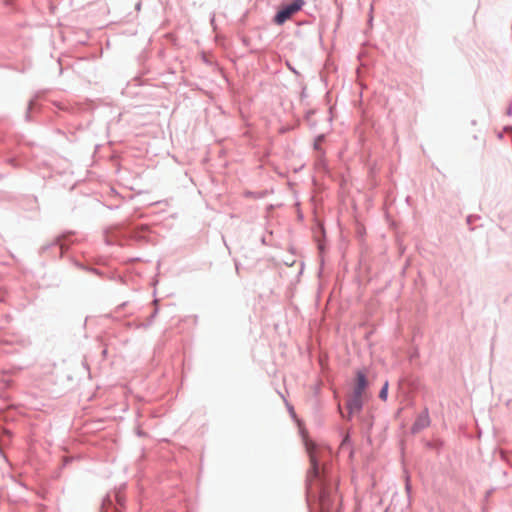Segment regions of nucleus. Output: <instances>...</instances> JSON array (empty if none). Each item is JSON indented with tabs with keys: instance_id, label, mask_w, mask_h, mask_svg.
Instances as JSON below:
<instances>
[{
	"instance_id": "5",
	"label": "nucleus",
	"mask_w": 512,
	"mask_h": 512,
	"mask_svg": "<svg viewBox=\"0 0 512 512\" xmlns=\"http://www.w3.org/2000/svg\"><path fill=\"white\" fill-rule=\"evenodd\" d=\"M387 395H388V382H385L384 386L382 387V389L379 393V397H380V399L385 401L387 399Z\"/></svg>"
},
{
	"instance_id": "4",
	"label": "nucleus",
	"mask_w": 512,
	"mask_h": 512,
	"mask_svg": "<svg viewBox=\"0 0 512 512\" xmlns=\"http://www.w3.org/2000/svg\"><path fill=\"white\" fill-rule=\"evenodd\" d=\"M310 461H311V465H312L311 474H313V476L316 477L319 472H318V465H317L315 456L313 454L310 455Z\"/></svg>"
},
{
	"instance_id": "3",
	"label": "nucleus",
	"mask_w": 512,
	"mask_h": 512,
	"mask_svg": "<svg viewBox=\"0 0 512 512\" xmlns=\"http://www.w3.org/2000/svg\"><path fill=\"white\" fill-rule=\"evenodd\" d=\"M367 386L368 382L366 374L362 371H357L352 394L363 396Z\"/></svg>"
},
{
	"instance_id": "1",
	"label": "nucleus",
	"mask_w": 512,
	"mask_h": 512,
	"mask_svg": "<svg viewBox=\"0 0 512 512\" xmlns=\"http://www.w3.org/2000/svg\"><path fill=\"white\" fill-rule=\"evenodd\" d=\"M303 5L304 0H292L290 4L283 5L275 15V23L278 25L283 24L288 19H290L295 13L301 10Z\"/></svg>"
},
{
	"instance_id": "2",
	"label": "nucleus",
	"mask_w": 512,
	"mask_h": 512,
	"mask_svg": "<svg viewBox=\"0 0 512 512\" xmlns=\"http://www.w3.org/2000/svg\"><path fill=\"white\" fill-rule=\"evenodd\" d=\"M363 396L351 394L347 401V418L351 419L352 415L358 413L362 409Z\"/></svg>"
}]
</instances>
